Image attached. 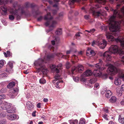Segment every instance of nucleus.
Wrapping results in <instances>:
<instances>
[{"mask_svg": "<svg viewBox=\"0 0 124 124\" xmlns=\"http://www.w3.org/2000/svg\"><path fill=\"white\" fill-rule=\"evenodd\" d=\"M71 52V51L70 50L67 51L66 52L67 55H64L62 53H57L55 54H49L47 56L46 59L45 57L44 58V59L41 58L35 61L34 64L36 66H39V68L38 69V70L39 71H41L43 74H46L48 71L44 65H43L44 63L46 62L45 61L46 60H49L53 58L55 55L59 57L67 59L68 58L69 56L68 55Z\"/></svg>", "mask_w": 124, "mask_h": 124, "instance_id": "f257e3e1", "label": "nucleus"}, {"mask_svg": "<svg viewBox=\"0 0 124 124\" xmlns=\"http://www.w3.org/2000/svg\"><path fill=\"white\" fill-rule=\"evenodd\" d=\"M111 11H113V15L111 16L108 20L109 24L110 25L109 27V30L111 31L115 32L118 30L119 28V23L115 21L116 17L119 18H121L122 16L120 11L118 9L114 10L111 9Z\"/></svg>", "mask_w": 124, "mask_h": 124, "instance_id": "f03ea898", "label": "nucleus"}, {"mask_svg": "<svg viewBox=\"0 0 124 124\" xmlns=\"http://www.w3.org/2000/svg\"><path fill=\"white\" fill-rule=\"evenodd\" d=\"M109 51H107L105 52L103 54V56L104 58L106 59L107 61H110L111 60V56L110 55L112 54H119L121 58H122V60L121 63L124 65V50H120L118 47L116 45H112L110 47Z\"/></svg>", "mask_w": 124, "mask_h": 124, "instance_id": "7ed1b4c3", "label": "nucleus"}, {"mask_svg": "<svg viewBox=\"0 0 124 124\" xmlns=\"http://www.w3.org/2000/svg\"><path fill=\"white\" fill-rule=\"evenodd\" d=\"M10 12L12 14L9 15V18L11 20L14 19V16L16 17L17 19H20L21 16L25 13L23 8H20L15 10L11 9Z\"/></svg>", "mask_w": 124, "mask_h": 124, "instance_id": "20e7f679", "label": "nucleus"}, {"mask_svg": "<svg viewBox=\"0 0 124 124\" xmlns=\"http://www.w3.org/2000/svg\"><path fill=\"white\" fill-rule=\"evenodd\" d=\"M99 63L95 64V66L98 69L95 70L93 72V74L95 76L98 77L100 76L101 75V73L100 71V70H103L104 68L101 67L102 62L101 59L99 60Z\"/></svg>", "mask_w": 124, "mask_h": 124, "instance_id": "39448f33", "label": "nucleus"}, {"mask_svg": "<svg viewBox=\"0 0 124 124\" xmlns=\"http://www.w3.org/2000/svg\"><path fill=\"white\" fill-rule=\"evenodd\" d=\"M100 28L102 31L105 32L106 36L108 41H112L114 40V37L112 34L109 31H107L108 27L107 26L103 24L101 26Z\"/></svg>", "mask_w": 124, "mask_h": 124, "instance_id": "423d86ee", "label": "nucleus"}, {"mask_svg": "<svg viewBox=\"0 0 124 124\" xmlns=\"http://www.w3.org/2000/svg\"><path fill=\"white\" fill-rule=\"evenodd\" d=\"M62 65L61 64H59L58 65L56 66L55 65H53L52 68H56L55 69V71L57 73L55 77V80H59L62 78L61 76H60L58 73L59 72V69H61Z\"/></svg>", "mask_w": 124, "mask_h": 124, "instance_id": "0eeeda50", "label": "nucleus"}, {"mask_svg": "<svg viewBox=\"0 0 124 124\" xmlns=\"http://www.w3.org/2000/svg\"><path fill=\"white\" fill-rule=\"evenodd\" d=\"M118 77L120 78H116L115 79L114 83L116 85H120L121 84V81L120 78H122L124 81V72L122 71H120L119 73Z\"/></svg>", "mask_w": 124, "mask_h": 124, "instance_id": "6e6552de", "label": "nucleus"}, {"mask_svg": "<svg viewBox=\"0 0 124 124\" xmlns=\"http://www.w3.org/2000/svg\"><path fill=\"white\" fill-rule=\"evenodd\" d=\"M84 70V68L83 66L79 65L76 67H74L72 68L71 73L73 75H75L78 72H81Z\"/></svg>", "mask_w": 124, "mask_h": 124, "instance_id": "1a4fd4ad", "label": "nucleus"}, {"mask_svg": "<svg viewBox=\"0 0 124 124\" xmlns=\"http://www.w3.org/2000/svg\"><path fill=\"white\" fill-rule=\"evenodd\" d=\"M47 15L45 16L44 19L46 21L45 23V25L46 26H47L49 25L53 17L51 15L50 13H48L47 12Z\"/></svg>", "mask_w": 124, "mask_h": 124, "instance_id": "9d476101", "label": "nucleus"}, {"mask_svg": "<svg viewBox=\"0 0 124 124\" xmlns=\"http://www.w3.org/2000/svg\"><path fill=\"white\" fill-rule=\"evenodd\" d=\"M102 8H100L99 11H93V15L96 17L101 16H105L107 15L106 12L102 9Z\"/></svg>", "mask_w": 124, "mask_h": 124, "instance_id": "9b49d317", "label": "nucleus"}, {"mask_svg": "<svg viewBox=\"0 0 124 124\" xmlns=\"http://www.w3.org/2000/svg\"><path fill=\"white\" fill-rule=\"evenodd\" d=\"M108 74L111 75H114L116 74L117 72V68L113 65H110L108 68Z\"/></svg>", "mask_w": 124, "mask_h": 124, "instance_id": "f8f14e48", "label": "nucleus"}, {"mask_svg": "<svg viewBox=\"0 0 124 124\" xmlns=\"http://www.w3.org/2000/svg\"><path fill=\"white\" fill-rule=\"evenodd\" d=\"M19 91V90L18 88H15L11 90L10 92V96L12 98L15 97L18 93Z\"/></svg>", "mask_w": 124, "mask_h": 124, "instance_id": "ddd939ff", "label": "nucleus"}, {"mask_svg": "<svg viewBox=\"0 0 124 124\" xmlns=\"http://www.w3.org/2000/svg\"><path fill=\"white\" fill-rule=\"evenodd\" d=\"M11 104L6 102H4L2 104L1 106H0V108L2 109L6 110L8 109L11 107Z\"/></svg>", "mask_w": 124, "mask_h": 124, "instance_id": "4468645a", "label": "nucleus"}, {"mask_svg": "<svg viewBox=\"0 0 124 124\" xmlns=\"http://www.w3.org/2000/svg\"><path fill=\"white\" fill-rule=\"evenodd\" d=\"M86 54L87 56H88L90 57H91L94 56L96 54L95 52L91 48H88L86 50Z\"/></svg>", "mask_w": 124, "mask_h": 124, "instance_id": "2eb2a0df", "label": "nucleus"}, {"mask_svg": "<svg viewBox=\"0 0 124 124\" xmlns=\"http://www.w3.org/2000/svg\"><path fill=\"white\" fill-rule=\"evenodd\" d=\"M7 117L8 119L11 120H13L16 119H18V116L15 114H9L7 116Z\"/></svg>", "mask_w": 124, "mask_h": 124, "instance_id": "dca6fc26", "label": "nucleus"}, {"mask_svg": "<svg viewBox=\"0 0 124 124\" xmlns=\"http://www.w3.org/2000/svg\"><path fill=\"white\" fill-rule=\"evenodd\" d=\"M116 40L120 42L121 46L124 48V35L118 37L116 39Z\"/></svg>", "mask_w": 124, "mask_h": 124, "instance_id": "f3484780", "label": "nucleus"}, {"mask_svg": "<svg viewBox=\"0 0 124 124\" xmlns=\"http://www.w3.org/2000/svg\"><path fill=\"white\" fill-rule=\"evenodd\" d=\"M57 22L55 21H52L51 24L49 26V29L47 30L46 31L47 33L52 30L55 27V25L57 24Z\"/></svg>", "mask_w": 124, "mask_h": 124, "instance_id": "a211bd4d", "label": "nucleus"}, {"mask_svg": "<svg viewBox=\"0 0 124 124\" xmlns=\"http://www.w3.org/2000/svg\"><path fill=\"white\" fill-rule=\"evenodd\" d=\"M35 6V4L34 3H26L24 5V6L20 7H19L18 8H23L24 10L25 11V13L24 14H25V8H27L29 7H33Z\"/></svg>", "mask_w": 124, "mask_h": 124, "instance_id": "6ab92c4d", "label": "nucleus"}, {"mask_svg": "<svg viewBox=\"0 0 124 124\" xmlns=\"http://www.w3.org/2000/svg\"><path fill=\"white\" fill-rule=\"evenodd\" d=\"M107 44V41L104 40H103L99 44V46L100 48L103 49L105 48Z\"/></svg>", "mask_w": 124, "mask_h": 124, "instance_id": "aec40b11", "label": "nucleus"}, {"mask_svg": "<svg viewBox=\"0 0 124 124\" xmlns=\"http://www.w3.org/2000/svg\"><path fill=\"white\" fill-rule=\"evenodd\" d=\"M63 81L62 80H60L58 81L56 83V86L58 88H61L63 85Z\"/></svg>", "mask_w": 124, "mask_h": 124, "instance_id": "412c9836", "label": "nucleus"}, {"mask_svg": "<svg viewBox=\"0 0 124 124\" xmlns=\"http://www.w3.org/2000/svg\"><path fill=\"white\" fill-rule=\"evenodd\" d=\"M80 80L82 84L85 83V72H84L83 74L81 75L80 78Z\"/></svg>", "mask_w": 124, "mask_h": 124, "instance_id": "4be33fe9", "label": "nucleus"}, {"mask_svg": "<svg viewBox=\"0 0 124 124\" xmlns=\"http://www.w3.org/2000/svg\"><path fill=\"white\" fill-rule=\"evenodd\" d=\"M27 106L28 109L31 110L34 108V106L32 104L31 102L30 101H28L27 102Z\"/></svg>", "mask_w": 124, "mask_h": 124, "instance_id": "5701e85b", "label": "nucleus"}, {"mask_svg": "<svg viewBox=\"0 0 124 124\" xmlns=\"http://www.w3.org/2000/svg\"><path fill=\"white\" fill-rule=\"evenodd\" d=\"M118 120L119 122L122 124H124V118L121 115H119Z\"/></svg>", "mask_w": 124, "mask_h": 124, "instance_id": "b1692460", "label": "nucleus"}, {"mask_svg": "<svg viewBox=\"0 0 124 124\" xmlns=\"http://www.w3.org/2000/svg\"><path fill=\"white\" fill-rule=\"evenodd\" d=\"M15 85V83L14 82H11L7 86V87L10 89L14 86Z\"/></svg>", "mask_w": 124, "mask_h": 124, "instance_id": "393cba45", "label": "nucleus"}, {"mask_svg": "<svg viewBox=\"0 0 124 124\" xmlns=\"http://www.w3.org/2000/svg\"><path fill=\"white\" fill-rule=\"evenodd\" d=\"M112 93L109 90L107 91L106 93V97L107 98L110 97V96L112 95Z\"/></svg>", "mask_w": 124, "mask_h": 124, "instance_id": "a878e982", "label": "nucleus"}, {"mask_svg": "<svg viewBox=\"0 0 124 124\" xmlns=\"http://www.w3.org/2000/svg\"><path fill=\"white\" fill-rule=\"evenodd\" d=\"M116 98L115 96H112L109 100V101L111 103H114L116 101Z\"/></svg>", "mask_w": 124, "mask_h": 124, "instance_id": "bb28decb", "label": "nucleus"}, {"mask_svg": "<svg viewBox=\"0 0 124 124\" xmlns=\"http://www.w3.org/2000/svg\"><path fill=\"white\" fill-rule=\"evenodd\" d=\"M53 7L56 8V9L55 10H53L52 11L53 14L54 15L57 13V11L58 9V8L57 4H55L54 5Z\"/></svg>", "mask_w": 124, "mask_h": 124, "instance_id": "cd10ccee", "label": "nucleus"}, {"mask_svg": "<svg viewBox=\"0 0 124 124\" xmlns=\"http://www.w3.org/2000/svg\"><path fill=\"white\" fill-rule=\"evenodd\" d=\"M116 94L118 96H120L122 94V91L118 88H116Z\"/></svg>", "mask_w": 124, "mask_h": 124, "instance_id": "c85d7f7f", "label": "nucleus"}, {"mask_svg": "<svg viewBox=\"0 0 124 124\" xmlns=\"http://www.w3.org/2000/svg\"><path fill=\"white\" fill-rule=\"evenodd\" d=\"M1 8L4 12V14L5 15L7 13V9L6 6H3L1 7Z\"/></svg>", "mask_w": 124, "mask_h": 124, "instance_id": "c756f323", "label": "nucleus"}, {"mask_svg": "<svg viewBox=\"0 0 124 124\" xmlns=\"http://www.w3.org/2000/svg\"><path fill=\"white\" fill-rule=\"evenodd\" d=\"M16 109L15 108H13L7 110L6 112L7 113H14L15 112Z\"/></svg>", "mask_w": 124, "mask_h": 124, "instance_id": "7c9ffc66", "label": "nucleus"}, {"mask_svg": "<svg viewBox=\"0 0 124 124\" xmlns=\"http://www.w3.org/2000/svg\"><path fill=\"white\" fill-rule=\"evenodd\" d=\"M69 122L70 124H78V121L77 119L69 120Z\"/></svg>", "mask_w": 124, "mask_h": 124, "instance_id": "2f4dec72", "label": "nucleus"}, {"mask_svg": "<svg viewBox=\"0 0 124 124\" xmlns=\"http://www.w3.org/2000/svg\"><path fill=\"white\" fill-rule=\"evenodd\" d=\"M60 39L59 38L56 37L55 38V40H52L51 41V43L53 45H54L55 42L56 43H58L59 40Z\"/></svg>", "mask_w": 124, "mask_h": 124, "instance_id": "473e14b6", "label": "nucleus"}, {"mask_svg": "<svg viewBox=\"0 0 124 124\" xmlns=\"http://www.w3.org/2000/svg\"><path fill=\"white\" fill-rule=\"evenodd\" d=\"M92 75V71L90 70H86V77Z\"/></svg>", "mask_w": 124, "mask_h": 124, "instance_id": "72a5a7b5", "label": "nucleus"}, {"mask_svg": "<svg viewBox=\"0 0 124 124\" xmlns=\"http://www.w3.org/2000/svg\"><path fill=\"white\" fill-rule=\"evenodd\" d=\"M12 67L13 64L11 62H9L8 64V65L7 66V69H12Z\"/></svg>", "mask_w": 124, "mask_h": 124, "instance_id": "f704fd0d", "label": "nucleus"}, {"mask_svg": "<svg viewBox=\"0 0 124 124\" xmlns=\"http://www.w3.org/2000/svg\"><path fill=\"white\" fill-rule=\"evenodd\" d=\"M56 34L58 35H61L62 33V30L61 29H58L55 32Z\"/></svg>", "mask_w": 124, "mask_h": 124, "instance_id": "c9c22d12", "label": "nucleus"}, {"mask_svg": "<svg viewBox=\"0 0 124 124\" xmlns=\"http://www.w3.org/2000/svg\"><path fill=\"white\" fill-rule=\"evenodd\" d=\"M97 80V79L95 78H93L90 80V83H91V84H92L96 82Z\"/></svg>", "mask_w": 124, "mask_h": 124, "instance_id": "e433bc0d", "label": "nucleus"}, {"mask_svg": "<svg viewBox=\"0 0 124 124\" xmlns=\"http://www.w3.org/2000/svg\"><path fill=\"white\" fill-rule=\"evenodd\" d=\"M78 124H85V118H82L80 119Z\"/></svg>", "mask_w": 124, "mask_h": 124, "instance_id": "4c0bfd02", "label": "nucleus"}, {"mask_svg": "<svg viewBox=\"0 0 124 124\" xmlns=\"http://www.w3.org/2000/svg\"><path fill=\"white\" fill-rule=\"evenodd\" d=\"M99 84L98 83H96L94 85V89L96 90L98 89L100 87Z\"/></svg>", "mask_w": 124, "mask_h": 124, "instance_id": "58836bf2", "label": "nucleus"}, {"mask_svg": "<svg viewBox=\"0 0 124 124\" xmlns=\"http://www.w3.org/2000/svg\"><path fill=\"white\" fill-rule=\"evenodd\" d=\"M39 82L40 83L42 84H44L46 83V80L42 78L40 79Z\"/></svg>", "mask_w": 124, "mask_h": 124, "instance_id": "ea45409f", "label": "nucleus"}, {"mask_svg": "<svg viewBox=\"0 0 124 124\" xmlns=\"http://www.w3.org/2000/svg\"><path fill=\"white\" fill-rule=\"evenodd\" d=\"M6 113L4 112H2L0 113V117L2 118L6 116Z\"/></svg>", "mask_w": 124, "mask_h": 124, "instance_id": "a19ab883", "label": "nucleus"}, {"mask_svg": "<svg viewBox=\"0 0 124 124\" xmlns=\"http://www.w3.org/2000/svg\"><path fill=\"white\" fill-rule=\"evenodd\" d=\"M5 62V61L3 60L0 61V69L3 66Z\"/></svg>", "mask_w": 124, "mask_h": 124, "instance_id": "79ce46f5", "label": "nucleus"}, {"mask_svg": "<svg viewBox=\"0 0 124 124\" xmlns=\"http://www.w3.org/2000/svg\"><path fill=\"white\" fill-rule=\"evenodd\" d=\"M102 116L103 118L105 120H108V116L105 113L102 115Z\"/></svg>", "mask_w": 124, "mask_h": 124, "instance_id": "37998d69", "label": "nucleus"}, {"mask_svg": "<svg viewBox=\"0 0 124 124\" xmlns=\"http://www.w3.org/2000/svg\"><path fill=\"white\" fill-rule=\"evenodd\" d=\"M7 74L5 73H3L0 74V79H2L4 77L7 76Z\"/></svg>", "mask_w": 124, "mask_h": 124, "instance_id": "c03bdc74", "label": "nucleus"}, {"mask_svg": "<svg viewBox=\"0 0 124 124\" xmlns=\"http://www.w3.org/2000/svg\"><path fill=\"white\" fill-rule=\"evenodd\" d=\"M95 31V29L93 28L90 30V31L86 30V32H87L88 33H93Z\"/></svg>", "mask_w": 124, "mask_h": 124, "instance_id": "a18cd8bd", "label": "nucleus"}, {"mask_svg": "<svg viewBox=\"0 0 124 124\" xmlns=\"http://www.w3.org/2000/svg\"><path fill=\"white\" fill-rule=\"evenodd\" d=\"M57 49V47H54V46H52L50 50L51 51H54L55 50Z\"/></svg>", "mask_w": 124, "mask_h": 124, "instance_id": "49530a36", "label": "nucleus"}, {"mask_svg": "<svg viewBox=\"0 0 124 124\" xmlns=\"http://www.w3.org/2000/svg\"><path fill=\"white\" fill-rule=\"evenodd\" d=\"M6 91V88H2L0 91V94L2 93H4Z\"/></svg>", "mask_w": 124, "mask_h": 124, "instance_id": "de8ad7c7", "label": "nucleus"}, {"mask_svg": "<svg viewBox=\"0 0 124 124\" xmlns=\"http://www.w3.org/2000/svg\"><path fill=\"white\" fill-rule=\"evenodd\" d=\"M73 79L74 81L75 82H77L79 80V78L78 77H75L73 76Z\"/></svg>", "mask_w": 124, "mask_h": 124, "instance_id": "09e8293b", "label": "nucleus"}, {"mask_svg": "<svg viewBox=\"0 0 124 124\" xmlns=\"http://www.w3.org/2000/svg\"><path fill=\"white\" fill-rule=\"evenodd\" d=\"M70 66L71 65L70 63L68 62H67L66 63V68L67 69H69L70 67Z\"/></svg>", "mask_w": 124, "mask_h": 124, "instance_id": "8fccbe9b", "label": "nucleus"}, {"mask_svg": "<svg viewBox=\"0 0 124 124\" xmlns=\"http://www.w3.org/2000/svg\"><path fill=\"white\" fill-rule=\"evenodd\" d=\"M122 1L123 2H124V0H122ZM121 10L122 13L124 16V6L121 9Z\"/></svg>", "mask_w": 124, "mask_h": 124, "instance_id": "3c124183", "label": "nucleus"}, {"mask_svg": "<svg viewBox=\"0 0 124 124\" xmlns=\"http://www.w3.org/2000/svg\"><path fill=\"white\" fill-rule=\"evenodd\" d=\"M5 96L4 94L0 95V100L4 99L5 98Z\"/></svg>", "mask_w": 124, "mask_h": 124, "instance_id": "603ef678", "label": "nucleus"}, {"mask_svg": "<svg viewBox=\"0 0 124 124\" xmlns=\"http://www.w3.org/2000/svg\"><path fill=\"white\" fill-rule=\"evenodd\" d=\"M7 53L8 55V56L10 57L12 54L9 51H8L6 52Z\"/></svg>", "mask_w": 124, "mask_h": 124, "instance_id": "864d4df0", "label": "nucleus"}, {"mask_svg": "<svg viewBox=\"0 0 124 124\" xmlns=\"http://www.w3.org/2000/svg\"><path fill=\"white\" fill-rule=\"evenodd\" d=\"M63 14L62 12H61L59 14L58 17V19H59V18L61 17H62L63 16Z\"/></svg>", "mask_w": 124, "mask_h": 124, "instance_id": "5fc2aeb1", "label": "nucleus"}, {"mask_svg": "<svg viewBox=\"0 0 124 124\" xmlns=\"http://www.w3.org/2000/svg\"><path fill=\"white\" fill-rule=\"evenodd\" d=\"M72 58L73 59H78V57L77 56H76L75 55H74L72 56Z\"/></svg>", "mask_w": 124, "mask_h": 124, "instance_id": "6e6d98bb", "label": "nucleus"}, {"mask_svg": "<svg viewBox=\"0 0 124 124\" xmlns=\"http://www.w3.org/2000/svg\"><path fill=\"white\" fill-rule=\"evenodd\" d=\"M41 104L40 103H38L37 105V108H41Z\"/></svg>", "mask_w": 124, "mask_h": 124, "instance_id": "4d7b16f0", "label": "nucleus"}, {"mask_svg": "<svg viewBox=\"0 0 124 124\" xmlns=\"http://www.w3.org/2000/svg\"><path fill=\"white\" fill-rule=\"evenodd\" d=\"M43 18V17L42 16H40L38 18V21H41Z\"/></svg>", "mask_w": 124, "mask_h": 124, "instance_id": "13d9d810", "label": "nucleus"}, {"mask_svg": "<svg viewBox=\"0 0 124 124\" xmlns=\"http://www.w3.org/2000/svg\"><path fill=\"white\" fill-rule=\"evenodd\" d=\"M121 90L123 91H124V84L122 85L121 86Z\"/></svg>", "mask_w": 124, "mask_h": 124, "instance_id": "bf43d9fd", "label": "nucleus"}, {"mask_svg": "<svg viewBox=\"0 0 124 124\" xmlns=\"http://www.w3.org/2000/svg\"><path fill=\"white\" fill-rule=\"evenodd\" d=\"M48 101V99L47 98H44L43 100V101L45 102H47Z\"/></svg>", "mask_w": 124, "mask_h": 124, "instance_id": "052dcab7", "label": "nucleus"}, {"mask_svg": "<svg viewBox=\"0 0 124 124\" xmlns=\"http://www.w3.org/2000/svg\"><path fill=\"white\" fill-rule=\"evenodd\" d=\"M108 124H117V123L116 122H113L112 121H110Z\"/></svg>", "mask_w": 124, "mask_h": 124, "instance_id": "680f3d73", "label": "nucleus"}, {"mask_svg": "<svg viewBox=\"0 0 124 124\" xmlns=\"http://www.w3.org/2000/svg\"><path fill=\"white\" fill-rule=\"evenodd\" d=\"M75 36L76 37V38H77V37H79L80 36V33L79 32L76 34L75 35Z\"/></svg>", "mask_w": 124, "mask_h": 124, "instance_id": "e2e57ef3", "label": "nucleus"}, {"mask_svg": "<svg viewBox=\"0 0 124 124\" xmlns=\"http://www.w3.org/2000/svg\"><path fill=\"white\" fill-rule=\"evenodd\" d=\"M23 72L24 73L27 74L29 72V71L28 70H24Z\"/></svg>", "mask_w": 124, "mask_h": 124, "instance_id": "0e129e2a", "label": "nucleus"}, {"mask_svg": "<svg viewBox=\"0 0 124 124\" xmlns=\"http://www.w3.org/2000/svg\"><path fill=\"white\" fill-rule=\"evenodd\" d=\"M35 112H34L32 113V116H36L35 115Z\"/></svg>", "mask_w": 124, "mask_h": 124, "instance_id": "69168bd1", "label": "nucleus"}, {"mask_svg": "<svg viewBox=\"0 0 124 124\" xmlns=\"http://www.w3.org/2000/svg\"><path fill=\"white\" fill-rule=\"evenodd\" d=\"M96 44L95 41H93L92 42V46H94V45Z\"/></svg>", "mask_w": 124, "mask_h": 124, "instance_id": "338daca9", "label": "nucleus"}, {"mask_svg": "<svg viewBox=\"0 0 124 124\" xmlns=\"http://www.w3.org/2000/svg\"><path fill=\"white\" fill-rule=\"evenodd\" d=\"M121 104L122 105H124V100L120 102Z\"/></svg>", "mask_w": 124, "mask_h": 124, "instance_id": "774afa93", "label": "nucleus"}]
</instances>
